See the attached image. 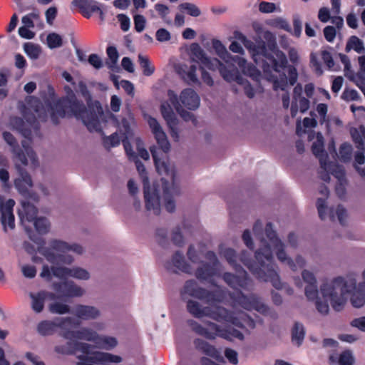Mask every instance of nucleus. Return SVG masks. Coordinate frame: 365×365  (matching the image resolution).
<instances>
[{"mask_svg":"<svg viewBox=\"0 0 365 365\" xmlns=\"http://www.w3.org/2000/svg\"><path fill=\"white\" fill-rule=\"evenodd\" d=\"M269 242H262V245L255 253V260L250 258L247 251H242L240 259L250 272L258 279L270 282L277 289L283 288V283L276 270L272 248L276 252L277 259L286 263L293 271L297 269L296 263L284 251V245L277 237L275 230H264Z\"/></svg>","mask_w":365,"mask_h":365,"instance_id":"f257e3e1","label":"nucleus"},{"mask_svg":"<svg viewBox=\"0 0 365 365\" xmlns=\"http://www.w3.org/2000/svg\"><path fill=\"white\" fill-rule=\"evenodd\" d=\"M79 91L87 100L88 108L81 103L68 88L71 95L67 98L59 100L51 106V120L53 123H58V118L74 115L82 120L84 125L91 131L101 130V120L103 119V111L101 103L92 101L91 95L84 82L78 84Z\"/></svg>","mask_w":365,"mask_h":365,"instance_id":"f03ea898","label":"nucleus"},{"mask_svg":"<svg viewBox=\"0 0 365 365\" xmlns=\"http://www.w3.org/2000/svg\"><path fill=\"white\" fill-rule=\"evenodd\" d=\"M322 297L329 299L332 308L341 311L345 304V294L351 293V302L353 307L359 308L365 304V282L356 285V280L352 275L344 279L341 277L334 278L330 282H324L320 287Z\"/></svg>","mask_w":365,"mask_h":365,"instance_id":"7ed1b4c3","label":"nucleus"},{"mask_svg":"<svg viewBox=\"0 0 365 365\" xmlns=\"http://www.w3.org/2000/svg\"><path fill=\"white\" fill-rule=\"evenodd\" d=\"M235 37L240 41L250 52L255 63L262 71L269 72L272 64L277 73H280L287 67V58L283 51L277 48L275 38L270 36L267 38V43L264 41H259L255 43L240 31L235 32Z\"/></svg>","mask_w":365,"mask_h":365,"instance_id":"20e7f679","label":"nucleus"},{"mask_svg":"<svg viewBox=\"0 0 365 365\" xmlns=\"http://www.w3.org/2000/svg\"><path fill=\"white\" fill-rule=\"evenodd\" d=\"M187 309L197 318L207 316L217 322L230 323L241 329L245 328L246 324L251 328L255 327V322L243 312L235 314L222 307H215L213 309L202 307L198 302L192 300L187 302Z\"/></svg>","mask_w":365,"mask_h":365,"instance_id":"39448f33","label":"nucleus"},{"mask_svg":"<svg viewBox=\"0 0 365 365\" xmlns=\"http://www.w3.org/2000/svg\"><path fill=\"white\" fill-rule=\"evenodd\" d=\"M191 51L199 63V69L201 72L202 81L207 86L211 87L214 85L212 77L207 70L212 72L219 71L221 76L226 81H233L235 74L238 71L236 68L233 67L229 68L217 58L208 57L198 43H192L191 45Z\"/></svg>","mask_w":365,"mask_h":365,"instance_id":"423d86ee","label":"nucleus"},{"mask_svg":"<svg viewBox=\"0 0 365 365\" xmlns=\"http://www.w3.org/2000/svg\"><path fill=\"white\" fill-rule=\"evenodd\" d=\"M29 239L35 244L36 247L29 242H24V248L29 254H34L36 251L40 252L48 262L52 264H70L73 261L72 256L55 254L52 248L45 247L46 244L43 235L49 230H25Z\"/></svg>","mask_w":365,"mask_h":365,"instance_id":"0eeeda50","label":"nucleus"},{"mask_svg":"<svg viewBox=\"0 0 365 365\" xmlns=\"http://www.w3.org/2000/svg\"><path fill=\"white\" fill-rule=\"evenodd\" d=\"M190 325L195 333L208 339H214L217 336L228 340H232V339L242 340L244 339L243 334L233 327L220 329L217 324L210 322L205 324L206 327L195 322H192Z\"/></svg>","mask_w":365,"mask_h":365,"instance_id":"6e6552de","label":"nucleus"},{"mask_svg":"<svg viewBox=\"0 0 365 365\" xmlns=\"http://www.w3.org/2000/svg\"><path fill=\"white\" fill-rule=\"evenodd\" d=\"M16 178L14 179V184L19 193L28 199L38 202V195L31 190L34 186V182L31 175L26 168H21L19 165H16Z\"/></svg>","mask_w":365,"mask_h":365,"instance_id":"1a4fd4ad","label":"nucleus"},{"mask_svg":"<svg viewBox=\"0 0 365 365\" xmlns=\"http://www.w3.org/2000/svg\"><path fill=\"white\" fill-rule=\"evenodd\" d=\"M24 150L19 148H14L12 153H14L13 161L14 163V168L16 165H19L21 168L30 165L34 168L38 166V158L35 151L31 148L26 145V141L24 140L21 143Z\"/></svg>","mask_w":365,"mask_h":365,"instance_id":"9d476101","label":"nucleus"},{"mask_svg":"<svg viewBox=\"0 0 365 365\" xmlns=\"http://www.w3.org/2000/svg\"><path fill=\"white\" fill-rule=\"evenodd\" d=\"M81 322L78 319L68 317L66 318H58L54 321H43L38 325V331L44 336L53 334L55 329L58 327L61 332L67 327H78Z\"/></svg>","mask_w":365,"mask_h":365,"instance_id":"9b49d317","label":"nucleus"},{"mask_svg":"<svg viewBox=\"0 0 365 365\" xmlns=\"http://www.w3.org/2000/svg\"><path fill=\"white\" fill-rule=\"evenodd\" d=\"M231 299L245 309H256L264 315H267L269 312V307L268 306L248 297L241 290L234 292L231 295Z\"/></svg>","mask_w":365,"mask_h":365,"instance_id":"f8f14e48","label":"nucleus"},{"mask_svg":"<svg viewBox=\"0 0 365 365\" xmlns=\"http://www.w3.org/2000/svg\"><path fill=\"white\" fill-rule=\"evenodd\" d=\"M16 202L13 199H6L0 195V221L4 228L14 227V215L13 209Z\"/></svg>","mask_w":365,"mask_h":365,"instance_id":"ddd939ff","label":"nucleus"},{"mask_svg":"<svg viewBox=\"0 0 365 365\" xmlns=\"http://www.w3.org/2000/svg\"><path fill=\"white\" fill-rule=\"evenodd\" d=\"M143 182L146 209L149 211H152L155 215H159L162 206V199H160L155 188L149 186L147 177H145Z\"/></svg>","mask_w":365,"mask_h":365,"instance_id":"4468645a","label":"nucleus"},{"mask_svg":"<svg viewBox=\"0 0 365 365\" xmlns=\"http://www.w3.org/2000/svg\"><path fill=\"white\" fill-rule=\"evenodd\" d=\"M115 120L118 131L125 138H128L133 135V128L135 125V119L129 106H127L121 116L120 120L115 115L113 116Z\"/></svg>","mask_w":365,"mask_h":365,"instance_id":"2eb2a0df","label":"nucleus"},{"mask_svg":"<svg viewBox=\"0 0 365 365\" xmlns=\"http://www.w3.org/2000/svg\"><path fill=\"white\" fill-rule=\"evenodd\" d=\"M152 157L158 173L161 175H165L170 178L174 182L175 170L173 165L165 162L162 157L161 153L155 146L150 148Z\"/></svg>","mask_w":365,"mask_h":365,"instance_id":"dca6fc26","label":"nucleus"},{"mask_svg":"<svg viewBox=\"0 0 365 365\" xmlns=\"http://www.w3.org/2000/svg\"><path fill=\"white\" fill-rule=\"evenodd\" d=\"M145 119L162 151L165 153H168L170 149V145L168 140L166 134L163 130L157 120L151 116H145Z\"/></svg>","mask_w":365,"mask_h":365,"instance_id":"f3484780","label":"nucleus"},{"mask_svg":"<svg viewBox=\"0 0 365 365\" xmlns=\"http://www.w3.org/2000/svg\"><path fill=\"white\" fill-rule=\"evenodd\" d=\"M238 275L230 272H225L222 274L223 280L232 288L235 290L230 294V296L235 292L240 290L238 287L246 289L248 285L249 278L247 272L242 268Z\"/></svg>","mask_w":365,"mask_h":365,"instance_id":"a211bd4d","label":"nucleus"},{"mask_svg":"<svg viewBox=\"0 0 365 365\" xmlns=\"http://www.w3.org/2000/svg\"><path fill=\"white\" fill-rule=\"evenodd\" d=\"M54 289L59 294L56 299H61L62 297H80L84 293V290L71 282H64L53 284Z\"/></svg>","mask_w":365,"mask_h":365,"instance_id":"6ab92c4d","label":"nucleus"},{"mask_svg":"<svg viewBox=\"0 0 365 365\" xmlns=\"http://www.w3.org/2000/svg\"><path fill=\"white\" fill-rule=\"evenodd\" d=\"M73 328V327H67L66 329H64L61 333V336L68 340L73 339H83L94 343L96 331L88 328H82L80 330L73 331L71 330Z\"/></svg>","mask_w":365,"mask_h":365,"instance_id":"aec40b11","label":"nucleus"},{"mask_svg":"<svg viewBox=\"0 0 365 365\" xmlns=\"http://www.w3.org/2000/svg\"><path fill=\"white\" fill-rule=\"evenodd\" d=\"M50 246L52 248V250L54 251H56V254H61L63 255H68L67 252L69 251H73V252L81 255L83 252V248L82 246L78 244H72L68 245L67 242L58 240H53L51 241ZM68 256H71L68 255Z\"/></svg>","mask_w":365,"mask_h":365,"instance_id":"412c9836","label":"nucleus"},{"mask_svg":"<svg viewBox=\"0 0 365 365\" xmlns=\"http://www.w3.org/2000/svg\"><path fill=\"white\" fill-rule=\"evenodd\" d=\"M192 296L203 300L208 304H213L221 301L222 294L219 291H209L202 287H196L192 289Z\"/></svg>","mask_w":365,"mask_h":365,"instance_id":"4be33fe9","label":"nucleus"},{"mask_svg":"<svg viewBox=\"0 0 365 365\" xmlns=\"http://www.w3.org/2000/svg\"><path fill=\"white\" fill-rule=\"evenodd\" d=\"M218 267L212 265L208 262H203L202 265L195 270V276L200 281H208L215 284L212 279L217 273Z\"/></svg>","mask_w":365,"mask_h":365,"instance_id":"5701e85b","label":"nucleus"},{"mask_svg":"<svg viewBox=\"0 0 365 365\" xmlns=\"http://www.w3.org/2000/svg\"><path fill=\"white\" fill-rule=\"evenodd\" d=\"M232 61L242 69L244 74L251 77L253 80H259L261 76L260 71L253 64L247 63L245 58L235 56L232 58Z\"/></svg>","mask_w":365,"mask_h":365,"instance_id":"b1692460","label":"nucleus"},{"mask_svg":"<svg viewBox=\"0 0 365 365\" xmlns=\"http://www.w3.org/2000/svg\"><path fill=\"white\" fill-rule=\"evenodd\" d=\"M194 344L195 347L204 354L209 356L218 361H223V358L220 354V352L214 346L210 344L207 341L200 339H196L194 341Z\"/></svg>","mask_w":365,"mask_h":365,"instance_id":"393cba45","label":"nucleus"},{"mask_svg":"<svg viewBox=\"0 0 365 365\" xmlns=\"http://www.w3.org/2000/svg\"><path fill=\"white\" fill-rule=\"evenodd\" d=\"M29 296L31 299V308L36 313H40L44 307L45 300L48 297L51 299H56V295L45 291L38 292L36 294L31 292Z\"/></svg>","mask_w":365,"mask_h":365,"instance_id":"a878e982","label":"nucleus"},{"mask_svg":"<svg viewBox=\"0 0 365 365\" xmlns=\"http://www.w3.org/2000/svg\"><path fill=\"white\" fill-rule=\"evenodd\" d=\"M74 314L83 320L94 319L100 315L99 310L93 306L78 304L76 306Z\"/></svg>","mask_w":365,"mask_h":365,"instance_id":"bb28decb","label":"nucleus"},{"mask_svg":"<svg viewBox=\"0 0 365 365\" xmlns=\"http://www.w3.org/2000/svg\"><path fill=\"white\" fill-rule=\"evenodd\" d=\"M165 268L170 274H180L182 272V254L176 251L170 260L165 263Z\"/></svg>","mask_w":365,"mask_h":365,"instance_id":"cd10ccee","label":"nucleus"},{"mask_svg":"<svg viewBox=\"0 0 365 365\" xmlns=\"http://www.w3.org/2000/svg\"><path fill=\"white\" fill-rule=\"evenodd\" d=\"M72 4L78 7L86 18H90L92 13L101 11L100 8L91 0H73Z\"/></svg>","mask_w":365,"mask_h":365,"instance_id":"c85d7f7f","label":"nucleus"},{"mask_svg":"<svg viewBox=\"0 0 365 365\" xmlns=\"http://www.w3.org/2000/svg\"><path fill=\"white\" fill-rule=\"evenodd\" d=\"M22 209L19 211V215L22 222L25 220L29 222H34L37 218V208L28 201L21 202Z\"/></svg>","mask_w":365,"mask_h":365,"instance_id":"c756f323","label":"nucleus"},{"mask_svg":"<svg viewBox=\"0 0 365 365\" xmlns=\"http://www.w3.org/2000/svg\"><path fill=\"white\" fill-rule=\"evenodd\" d=\"M270 64L272 65V63H270ZM272 71L277 72L274 69V67L272 66H271L269 72H265L264 71H263V73H264L265 77L269 81H272L274 90L277 91V89L279 88L282 91H287V83L289 81H287V78L285 73H283L280 79H278L277 77L272 73Z\"/></svg>","mask_w":365,"mask_h":365,"instance_id":"7c9ffc66","label":"nucleus"},{"mask_svg":"<svg viewBox=\"0 0 365 365\" xmlns=\"http://www.w3.org/2000/svg\"><path fill=\"white\" fill-rule=\"evenodd\" d=\"M200 97L192 88L184 89V108L195 110L200 106Z\"/></svg>","mask_w":365,"mask_h":365,"instance_id":"2f4dec72","label":"nucleus"},{"mask_svg":"<svg viewBox=\"0 0 365 365\" xmlns=\"http://www.w3.org/2000/svg\"><path fill=\"white\" fill-rule=\"evenodd\" d=\"M94 344L99 349L110 350L117 346L118 341L115 337L101 336L96 332Z\"/></svg>","mask_w":365,"mask_h":365,"instance_id":"473e14b6","label":"nucleus"},{"mask_svg":"<svg viewBox=\"0 0 365 365\" xmlns=\"http://www.w3.org/2000/svg\"><path fill=\"white\" fill-rule=\"evenodd\" d=\"M220 255L225 258L227 262L232 267L236 272H240V269H242V267L237 264V255L235 250L232 248H225L220 251Z\"/></svg>","mask_w":365,"mask_h":365,"instance_id":"72a5a7b5","label":"nucleus"},{"mask_svg":"<svg viewBox=\"0 0 365 365\" xmlns=\"http://www.w3.org/2000/svg\"><path fill=\"white\" fill-rule=\"evenodd\" d=\"M305 330L302 324L295 322L292 329V341L299 346L304 339Z\"/></svg>","mask_w":365,"mask_h":365,"instance_id":"f704fd0d","label":"nucleus"},{"mask_svg":"<svg viewBox=\"0 0 365 365\" xmlns=\"http://www.w3.org/2000/svg\"><path fill=\"white\" fill-rule=\"evenodd\" d=\"M161 112L169 127L174 130L175 127L178 123L175 113L169 105L166 106L165 104L161 106Z\"/></svg>","mask_w":365,"mask_h":365,"instance_id":"c9c22d12","label":"nucleus"},{"mask_svg":"<svg viewBox=\"0 0 365 365\" xmlns=\"http://www.w3.org/2000/svg\"><path fill=\"white\" fill-rule=\"evenodd\" d=\"M351 49L358 53H362L365 51L362 41L356 36H351L346 45V52H349Z\"/></svg>","mask_w":365,"mask_h":365,"instance_id":"e433bc0d","label":"nucleus"},{"mask_svg":"<svg viewBox=\"0 0 365 365\" xmlns=\"http://www.w3.org/2000/svg\"><path fill=\"white\" fill-rule=\"evenodd\" d=\"M138 58L143 73L146 76H151L155 72V67L151 64L148 57L140 53Z\"/></svg>","mask_w":365,"mask_h":365,"instance_id":"4c0bfd02","label":"nucleus"},{"mask_svg":"<svg viewBox=\"0 0 365 365\" xmlns=\"http://www.w3.org/2000/svg\"><path fill=\"white\" fill-rule=\"evenodd\" d=\"M212 46L216 51L218 56L223 58L224 60L228 61L230 60L232 61V58L234 56H232L230 53L227 51L225 46L222 43V42L219 40H213L212 41Z\"/></svg>","mask_w":365,"mask_h":365,"instance_id":"58836bf2","label":"nucleus"},{"mask_svg":"<svg viewBox=\"0 0 365 365\" xmlns=\"http://www.w3.org/2000/svg\"><path fill=\"white\" fill-rule=\"evenodd\" d=\"M126 139L127 138H125L122 135L120 136L119 133L115 132L109 136L103 137V144L106 148H110L118 145L120 143V140L123 141V140Z\"/></svg>","mask_w":365,"mask_h":365,"instance_id":"ea45409f","label":"nucleus"},{"mask_svg":"<svg viewBox=\"0 0 365 365\" xmlns=\"http://www.w3.org/2000/svg\"><path fill=\"white\" fill-rule=\"evenodd\" d=\"M320 167L322 169V171L319 172V178L321 180L326 182H329L330 181V175L327 172V170L330 169V166L331 165V163L327 159V156L325 158H321L319 159Z\"/></svg>","mask_w":365,"mask_h":365,"instance_id":"a19ab883","label":"nucleus"},{"mask_svg":"<svg viewBox=\"0 0 365 365\" xmlns=\"http://www.w3.org/2000/svg\"><path fill=\"white\" fill-rule=\"evenodd\" d=\"M24 50L29 58L34 60L38 58L41 53V47L32 43H24Z\"/></svg>","mask_w":365,"mask_h":365,"instance_id":"79ce46f5","label":"nucleus"},{"mask_svg":"<svg viewBox=\"0 0 365 365\" xmlns=\"http://www.w3.org/2000/svg\"><path fill=\"white\" fill-rule=\"evenodd\" d=\"M162 205L164 206L165 210L169 212H172L175 210V200L168 190H165L164 192L162 197Z\"/></svg>","mask_w":365,"mask_h":365,"instance_id":"37998d69","label":"nucleus"},{"mask_svg":"<svg viewBox=\"0 0 365 365\" xmlns=\"http://www.w3.org/2000/svg\"><path fill=\"white\" fill-rule=\"evenodd\" d=\"M11 125L16 129L19 132H20L22 135H24L25 138H29L31 135V130L24 128V120L20 118H13L11 120Z\"/></svg>","mask_w":365,"mask_h":365,"instance_id":"c03bdc74","label":"nucleus"},{"mask_svg":"<svg viewBox=\"0 0 365 365\" xmlns=\"http://www.w3.org/2000/svg\"><path fill=\"white\" fill-rule=\"evenodd\" d=\"M182 92L180 93L179 98L178 95L175 93L174 91L169 90L168 91V97L169 100L171 102L173 106L175 109L176 112L181 116L182 115V110L180 106V101H181V95Z\"/></svg>","mask_w":365,"mask_h":365,"instance_id":"a18cd8bd","label":"nucleus"},{"mask_svg":"<svg viewBox=\"0 0 365 365\" xmlns=\"http://www.w3.org/2000/svg\"><path fill=\"white\" fill-rule=\"evenodd\" d=\"M352 146L347 143L341 145L339 148V154L341 160L344 163H347L351 160L352 155Z\"/></svg>","mask_w":365,"mask_h":365,"instance_id":"49530a36","label":"nucleus"},{"mask_svg":"<svg viewBox=\"0 0 365 365\" xmlns=\"http://www.w3.org/2000/svg\"><path fill=\"white\" fill-rule=\"evenodd\" d=\"M348 78L356 84L365 96V75L362 73H352L348 76Z\"/></svg>","mask_w":365,"mask_h":365,"instance_id":"de8ad7c7","label":"nucleus"},{"mask_svg":"<svg viewBox=\"0 0 365 365\" xmlns=\"http://www.w3.org/2000/svg\"><path fill=\"white\" fill-rule=\"evenodd\" d=\"M47 44L50 48L61 47L63 44L61 36L56 33H51L47 36Z\"/></svg>","mask_w":365,"mask_h":365,"instance_id":"09e8293b","label":"nucleus"},{"mask_svg":"<svg viewBox=\"0 0 365 365\" xmlns=\"http://www.w3.org/2000/svg\"><path fill=\"white\" fill-rule=\"evenodd\" d=\"M48 309L50 312L53 314H63L70 312L69 306L60 302L50 304Z\"/></svg>","mask_w":365,"mask_h":365,"instance_id":"8fccbe9b","label":"nucleus"},{"mask_svg":"<svg viewBox=\"0 0 365 365\" xmlns=\"http://www.w3.org/2000/svg\"><path fill=\"white\" fill-rule=\"evenodd\" d=\"M73 341L69 340L66 344L55 346V351L65 355L74 354Z\"/></svg>","mask_w":365,"mask_h":365,"instance_id":"3c124183","label":"nucleus"},{"mask_svg":"<svg viewBox=\"0 0 365 365\" xmlns=\"http://www.w3.org/2000/svg\"><path fill=\"white\" fill-rule=\"evenodd\" d=\"M69 277L78 279H88L90 277L88 272L81 267L70 268Z\"/></svg>","mask_w":365,"mask_h":365,"instance_id":"603ef678","label":"nucleus"},{"mask_svg":"<svg viewBox=\"0 0 365 365\" xmlns=\"http://www.w3.org/2000/svg\"><path fill=\"white\" fill-rule=\"evenodd\" d=\"M156 240L160 246L166 248L170 244L168 238L167 230H157Z\"/></svg>","mask_w":365,"mask_h":365,"instance_id":"864d4df0","label":"nucleus"},{"mask_svg":"<svg viewBox=\"0 0 365 365\" xmlns=\"http://www.w3.org/2000/svg\"><path fill=\"white\" fill-rule=\"evenodd\" d=\"M184 14L192 17H197L201 14V11L195 4L184 2Z\"/></svg>","mask_w":365,"mask_h":365,"instance_id":"5fc2aeb1","label":"nucleus"},{"mask_svg":"<svg viewBox=\"0 0 365 365\" xmlns=\"http://www.w3.org/2000/svg\"><path fill=\"white\" fill-rule=\"evenodd\" d=\"M106 52L110 59V62L108 61L106 64L109 68H113L118 60V53L117 49L113 46H109L108 47Z\"/></svg>","mask_w":365,"mask_h":365,"instance_id":"6e6d98bb","label":"nucleus"},{"mask_svg":"<svg viewBox=\"0 0 365 365\" xmlns=\"http://www.w3.org/2000/svg\"><path fill=\"white\" fill-rule=\"evenodd\" d=\"M305 296L307 299L310 301L318 299V289L317 284H307L305 287Z\"/></svg>","mask_w":365,"mask_h":365,"instance_id":"4d7b16f0","label":"nucleus"},{"mask_svg":"<svg viewBox=\"0 0 365 365\" xmlns=\"http://www.w3.org/2000/svg\"><path fill=\"white\" fill-rule=\"evenodd\" d=\"M52 274L54 277L59 279H65L69 277L70 268L62 267H51Z\"/></svg>","mask_w":365,"mask_h":365,"instance_id":"13d9d810","label":"nucleus"},{"mask_svg":"<svg viewBox=\"0 0 365 365\" xmlns=\"http://www.w3.org/2000/svg\"><path fill=\"white\" fill-rule=\"evenodd\" d=\"M196 71L197 67L195 66H191L188 72L186 73V76L189 81V83L200 86L201 82L197 77Z\"/></svg>","mask_w":365,"mask_h":365,"instance_id":"bf43d9fd","label":"nucleus"},{"mask_svg":"<svg viewBox=\"0 0 365 365\" xmlns=\"http://www.w3.org/2000/svg\"><path fill=\"white\" fill-rule=\"evenodd\" d=\"M354 363V358L351 352L349 350L343 351L339 358V365H352Z\"/></svg>","mask_w":365,"mask_h":365,"instance_id":"052dcab7","label":"nucleus"},{"mask_svg":"<svg viewBox=\"0 0 365 365\" xmlns=\"http://www.w3.org/2000/svg\"><path fill=\"white\" fill-rule=\"evenodd\" d=\"M351 137L356 147L360 150H364V136L361 135L356 129L351 131Z\"/></svg>","mask_w":365,"mask_h":365,"instance_id":"680f3d73","label":"nucleus"},{"mask_svg":"<svg viewBox=\"0 0 365 365\" xmlns=\"http://www.w3.org/2000/svg\"><path fill=\"white\" fill-rule=\"evenodd\" d=\"M341 98L346 101H357L359 98V95L354 89H345Z\"/></svg>","mask_w":365,"mask_h":365,"instance_id":"e2e57ef3","label":"nucleus"},{"mask_svg":"<svg viewBox=\"0 0 365 365\" xmlns=\"http://www.w3.org/2000/svg\"><path fill=\"white\" fill-rule=\"evenodd\" d=\"M225 356L230 363L234 365H236L238 363V354L235 350L230 348L225 349Z\"/></svg>","mask_w":365,"mask_h":365,"instance_id":"0e129e2a","label":"nucleus"},{"mask_svg":"<svg viewBox=\"0 0 365 365\" xmlns=\"http://www.w3.org/2000/svg\"><path fill=\"white\" fill-rule=\"evenodd\" d=\"M34 224L35 228H48L51 225L49 219L44 216L38 217Z\"/></svg>","mask_w":365,"mask_h":365,"instance_id":"69168bd1","label":"nucleus"},{"mask_svg":"<svg viewBox=\"0 0 365 365\" xmlns=\"http://www.w3.org/2000/svg\"><path fill=\"white\" fill-rule=\"evenodd\" d=\"M288 78L287 81L291 86H294L297 81L298 73L297 68L294 66H289L288 67Z\"/></svg>","mask_w":365,"mask_h":365,"instance_id":"338daca9","label":"nucleus"},{"mask_svg":"<svg viewBox=\"0 0 365 365\" xmlns=\"http://www.w3.org/2000/svg\"><path fill=\"white\" fill-rule=\"evenodd\" d=\"M276 6L274 3L262 1L259 5V10L262 13H272L275 11Z\"/></svg>","mask_w":365,"mask_h":365,"instance_id":"774afa93","label":"nucleus"}]
</instances>
